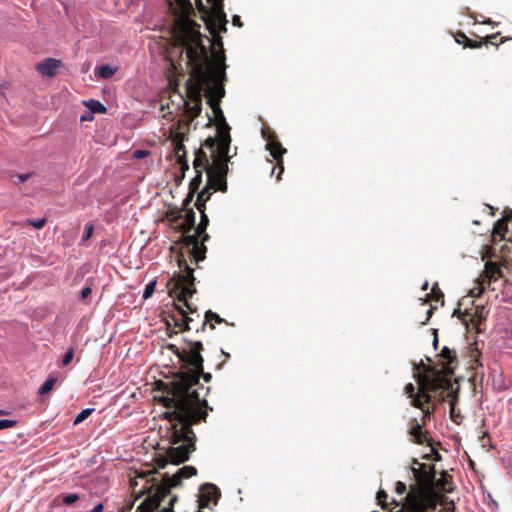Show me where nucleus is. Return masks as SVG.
<instances>
[{
  "instance_id": "774afa93",
  "label": "nucleus",
  "mask_w": 512,
  "mask_h": 512,
  "mask_svg": "<svg viewBox=\"0 0 512 512\" xmlns=\"http://www.w3.org/2000/svg\"><path fill=\"white\" fill-rule=\"evenodd\" d=\"M103 511V504L100 503L98 505H96L91 511L89 512H102Z\"/></svg>"
},
{
  "instance_id": "79ce46f5",
  "label": "nucleus",
  "mask_w": 512,
  "mask_h": 512,
  "mask_svg": "<svg viewBox=\"0 0 512 512\" xmlns=\"http://www.w3.org/2000/svg\"><path fill=\"white\" fill-rule=\"evenodd\" d=\"M27 224L29 226H32L36 229H41L45 226L46 224V219L45 218H39V219H29L27 220Z\"/></svg>"
},
{
  "instance_id": "4d7b16f0",
  "label": "nucleus",
  "mask_w": 512,
  "mask_h": 512,
  "mask_svg": "<svg viewBox=\"0 0 512 512\" xmlns=\"http://www.w3.org/2000/svg\"><path fill=\"white\" fill-rule=\"evenodd\" d=\"M196 193H192L191 191L188 192L186 198L184 199L183 201V206L186 210H188V206L190 205V203L193 201V198H194V195Z\"/></svg>"
},
{
  "instance_id": "c03bdc74",
  "label": "nucleus",
  "mask_w": 512,
  "mask_h": 512,
  "mask_svg": "<svg viewBox=\"0 0 512 512\" xmlns=\"http://www.w3.org/2000/svg\"><path fill=\"white\" fill-rule=\"evenodd\" d=\"M0 414H4L3 411L0 410ZM17 422L14 420H8V419H0V430L8 429L16 426Z\"/></svg>"
},
{
  "instance_id": "6e6552de",
  "label": "nucleus",
  "mask_w": 512,
  "mask_h": 512,
  "mask_svg": "<svg viewBox=\"0 0 512 512\" xmlns=\"http://www.w3.org/2000/svg\"><path fill=\"white\" fill-rule=\"evenodd\" d=\"M178 5L179 10L181 11V17H179L174 25L173 29V38L176 45L180 46L184 49V45L180 41V36L182 30L187 28L189 32H195L197 34V42L199 44H203L202 34L199 31L200 25L197 24L194 20L190 19L189 16L193 13V6L190 0H175ZM197 9L202 14H208V8L203 4L202 0H195Z\"/></svg>"
},
{
  "instance_id": "72a5a7b5",
  "label": "nucleus",
  "mask_w": 512,
  "mask_h": 512,
  "mask_svg": "<svg viewBox=\"0 0 512 512\" xmlns=\"http://www.w3.org/2000/svg\"><path fill=\"white\" fill-rule=\"evenodd\" d=\"M487 283H485V279L479 278L477 281V286L470 290V295L472 297H480L485 291Z\"/></svg>"
},
{
  "instance_id": "052dcab7",
  "label": "nucleus",
  "mask_w": 512,
  "mask_h": 512,
  "mask_svg": "<svg viewBox=\"0 0 512 512\" xmlns=\"http://www.w3.org/2000/svg\"><path fill=\"white\" fill-rule=\"evenodd\" d=\"M168 348H169V350H171L180 359L182 349H179L174 344H169Z\"/></svg>"
},
{
  "instance_id": "0eeeda50",
  "label": "nucleus",
  "mask_w": 512,
  "mask_h": 512,
  "mask_svg": "<svg viewBox=\"0 0 512 512\" xmlns=\"http://www.w3.org/2000/svg\"><path fill=\"white\" fill-rule=\"evenodd\" d=\"M417 370L419 371L416 376L418 391L415 392V387L412 383H408L404 387V392L408 398H411V401L414 398L420 397L421 400L424 399L426 403H430L431 399L438 392H447L448 396H450V389L452 388L451 379H446L439 375V373L432 376L428 372H424L423 369L417 368Z\"/></svg>"
},
{
  "instance_id": "aec40b11",
  "label": "nucleus",
  "mask_w": 512,
  "mask_h": 512,
  "mask_svg": "<svg viewBox=\"0 0 512 512\" xmlns=\"http://www.w3.org/2000/svg\"><path fill=\"white\" fill-rule=\"evenodd\" d=\"M174 154L177 158V163L180 165L181 170V176L179 177V180H182L185 177V172L189 170L184 143L174 144Z\"/></svg>"
},
{
  "instance_id": "603ef678",
  "label": "nucleus",
  "mask_w": 512,
  "mask_h": 512,
  "mask_svg": "<svg viewBox=\"0 0 512 512\" xmlns=\"http://www.w3.org/2000/svg\"><path fill=\"white\" fill-rule=\"evenodd\" d=\"M206 202L207 201H204V199H202V196L201 197H197L195 206H196L197 210L200 212L201 215H202V211L205 212Z\"/></svg>"
},
{
  "instance_id": "a878e982",
  "label": "nucleus",
  "mask_w": 512,
  "mask_h": 512,
  "mask_svg": "<svg viewBox=\"0 0 512 512\" xmlns=\"http://www.w3.org/2000/svg\"><path fill=\"white\" fill-rule=\"evenodd\" d=\"M182 100L185 106V111L191 120L197 118L201 114L202 102H189L184 99Z\"/></svg>"
},
{
  "instance_id": "ddd939ff",
  "label": "nucleus",
  "mask_w": 512,
  "mask_h": 512,
  "mask_svg": "<svg viewBox=\"0 0 512 512\" xmlns=\"http://www.w3.org/2000/svg\"><path fill=\"white\" fill-rule=\"evenodd\" d=\"M176 299H174L173 306L175 308V313H169L165 318V323L167 326V330H170L172 327L174 328L173 333L177 334L179 331H189L195 329V326H192L191 318H186L185 320V308L182 303H176Z\"/></svg>"
},
{
  "instance_id": "0e129e2a",
  "label": "nucleus",
  "mask_w": 512,
  "mask_h": 512,
  "mask_svg": "<svg viewBox=\"0 0 512 512\" xmlns=\"http://www.w3.org/2000/svg\"><path fill=\"white\" fill-rule=\"evenodd\" d=\"M499 33H496V34H492V35H489V36H486L484 38V44L486 43H491V44H494L495 42V39L498 37Z\"/></svg>"
},
{
  "instance_id": "a18cd8bd",
  "label": "nucleus",
  "mask_w": 512,
  "mask_h": 512,
  "mask_svg": "<svg viewBox=\"0 0 512 512\" xmlns=\"http://www.w3.org/2000/svg\"><path fill=\"white\" fill-rule=\"evenodd\" d=\"M73 357H74V349L69 348L62 359L63 366H68L72 362Z\"/></svg>"
},
{
  "instance_id": "13d9d810",
  "label": "nucleus",
  "mask_w": 512,
  "mask_h": 512,
  "mask_svg": "<svg viewBox=\"0 0 512 512\" xmlns=\"http://www.w3.org/2000/svg\"><path fill=\"white\" fill-rule=\"evenodd\" d=\"M91 292H92V289L90 287H88V286L84 287L81 290V294H80L81 299L84 300V299L88 298L90 296Z\"/></svg>"
},
{
  "instance_id": "c756f323",
  "label": "nucleus",
  "mask_w": 512,
  "mask_h": 512,
  "mask_svg": "<svg viewBox=\"0 0 512 512\" xmlns=\"http://www.w3.org/2000/svg\"><path fill=\"white\" fill-rule=\"evenodd\" d=\"M452 477L446 472H441V477L439 479L435 478V491L441 490V491H448L450 492L449 485L451 483Z\"/></svg>"
},
{
  "instance_id": "9d476101",
  "label": "nucleus",
  "mask_w": 512,
  "mask_h": 512,
  "mask_svg": "<svg viewBox=\"0 0 512 512\" xmlns=\"http://www.w3.org/2000/svg\"><path fill=\"white\" fill-rule=\"evenodd\" d=\"M186 347L182 349L180 360L182 367L180 371H193L202 373V364L204 363L201 352L203 351V344L201 341L186 340Z\"/></svg>"
},
{
  "instance_id": "69168bd1",
  "label": "nucleus",
  "mask_w": 512,
  "mask_h": 512,
  "mask_svg": "<svg viewBox=\"0 0 512 512\" xmlns=\"http://www.w3.org/2000/svg\"><path fill=\"white\" fill-rule=\"evenodd\" d=\"M232 23H233L234 26H237V27H242L243 26L241 18L238 15H234L233 16Z\"/></svg>"
},
{
  "instance_id": "f03ea898",
  "label": "nucleus",
  "mask_w": 512,
  "mask_h": 512,
  "mask_svg": "<svg viewBox=\"0 0 512 512\" xmlns=\"http://www.w3.org/2000/svg\"><path fill=\"white\" fill-rule=\"evenodd\" d=\"M156 472L155 467L136 471L135 480L131 481L136 499L147 495L139 505V512H155L164 498L172 496L171 488L180 486L183 479L195 476L197 469L194 466H184L172 476L164 474L161 481L154 477Z\"/></svg>"
},
{
  "instance_id": "f704fd0d",
  "label": "nucleus",
  "mask_w": 512,
  "mask_h": 512,
  "mask_svg": "<svg viewBox=\"0 0 512 512\" xmlns=\"http://www.w3.org/2000/svg\"><path fill=\"white\" fill-rule=\"evenodd\" d=\"M115 73V69L109 65H102L98 68V76L103 79L112 77Z\"/></svg>"
},
{
  "instance_id": "58836bf2",
  "label": "nucleus",
  "mask_w": 512,
  "mask_h": 512,
  "mask_svg": "<svg viewBox=\"0 0 512 512\" xmlns=\"http://www.w3.org/2000/svg\"><path fill=\"white\" fill-rule=\"evenodd\" d=\"M387 499H388V494L384 491V490H379L378 493H377V501H378V504L383 508V509H386L387 508Z\"/></svg>"
},
{
  "instance_id": "c85d7f7f",
  "label": "nucleus",
  "mask_w": 512,
  "mask_h": 512,
  "mask_svg": "<svg viewBox=\"0 0 512 512\" xmlns=\"http://www.w3.org/2000/svg\"><path fill=\"white\" fill-rule=\"evenodd\" d=\"M209 225V218L204 211H202L200 223L195 229L198 235L202 236V242H206L210 239V236L206 233L207 226Z\"/></svg>"
},
{
  "instance_id": "f3484780",
  "label": "nucleus",
  "mask_w": 512,
  "mask_h": 512,
  "mask_svg": "<svg viewBox=\"0 0 512 512\" xmlns=\"http://www.w3.org/2000/svg\"><path fill=\"white\" fill-rule=\"evenodd\" d=\"M181 243L185 247L190 248V254L196 263L205 259L207 248L204 245L205 242H202L201 235H198L196 232L193 235L184 234Z\"/></svg>"
},
{
  "instance_id": "f257e3e1",
  "label": "nucleus",
  "mask_w": 512,
  "mask_h": 512,
  "mask_svg": "<svg viewBox=\"0 0 512 512\" xmlns=\"http://www.w3.org/2000/svg\"><path fill=\"white\" fill-rule=\"evenodd\" d=\"M208 412H200L191 406L182 404L178 408L165 412V418L171 424L172 445L166 455L154 459L157 469H164L168 464L179 465L190 458V454L196 450V435L192 429L193 425L206 422Z\"/></svg>"
},
{
  "instance_id": "6e6d98bb",
  "label": "nucleus",
  "mask_w": 512,
  "mask_h": 512,
  "mask_svg": "<svg viewBox=\"0 0 512 512\" xmlns=\"http://www.w3.org/2000/svg\"><path fill=\"white\" fill-rule=\"evenodd\" d=\"M93 234V226L92 225H87L85 227V232L82 236V241H87Z\"/></svg>"
},
{
  "instance_id": "20e7f679",
  "label": "nucleus",
  "mask_w": 512,
  "mask_h": 512,
  "mask_svg": "<svg viewBox=\"0 0 512 512\" xmlns=\"http://www.w3.org/2000/svg\"><path fill=\"white\" fill-rule=\"evenodd\" d=\"M412 464L418 466L411 467L414 483L402 501L393 500L396 512H434L442 499L435 491V466L420 463L416 459H413Z\"/></svg>"
},
{
  "instance_id": "1a4fd4ad",
  "label": "nucleus",
  "mask_w": 512,
  "mask_h": 512,
  "mask_svg": "<svg viewBox=\"0 0 512 512\" xmlns=\"http://www.w3.org/2000/svg\"><path fill=\"white\" fill-rule=\"evenodd\" d=\"M214 65L210 67L208 74V80L205 85V95L207 102H220L225 96L224 82L227 80L226 76V64L225 54L223 51L220 53H214Z\"/></svg>"
},
{
  "instance_id": "b1692460",
  "label": "nucleus",
  "mask_w": 512,
  "mask_h": 512,
  "mask_svg": "<svg viewBox=\"0 0 512 512\" xmlns=\"http://www.w3.org/2000/svg\"><path fill=\"white\" fill-rule=\"evenodd\" d=\"M411 405L415 408L420 409L423 412V424H425L426 419H430V417L434 414L436 410V406L434 403H432V400L430 401V403H426L424 399L421 400L420 397L414 398V400L411 401Z\"/></svg>"
},
{
  "instance_id": "9b49d317",
  "label": "nucleus",
  "mask_w": 512,
  "mask_h": 512,
  "mask_svg": "<svg viewBox=\"0 0 512 512\" xmlns=\"http://www.w3.org/2000/svg\"><path fill=\"white\" fill-rule=\"evenodd\" d=\"M440 358L442 361V365L439 368L437 365H427L422 360L417 365L416 368L423 369L424 372H428L432 376L436 373L445 377L446 379H450L449 376L454 374V369L458 364L457 356L455 350H451L448 347H443Z\"/></svg>"
},
{
  "instance_id": "393cba45",
  "label": "nucleus",
  "mask_w": 512,
  "mask_h": 512,
  "mask_svg": "<svg viewBox=\"0 0 512 512\" xmlns=\"http://www.w3.org/2000/svg\"><path fill=\"white\" fill-rule=\"evenodd\" d=\"M194 170H203L208 171V169L212 168V164H210L208 156L206 152L202 149V147L198 148L195 151V157L193 161Z\"/></svg>"
},
{
  "instance_id": "4c0bfd02",
  "label": "nucleus",
  "mask_w": 512,
  "mask_h": 512,
  "mask_svg": "<svg viewBox=\"0 0 512 512\" xmlns=\"http://www.w3.org/2000/svg\"><path fill=\"white\" fill-rule=\"evenodd\" d=\"M218 143V136L216 138L208 137L201 147H206L211 150V155L215 153V149Z\"/></svg>"
},
{
  "instance_id": "de8ad7c7",
  "label": "nucleus",
  "mask_w": 512,
  "mask_h": 512,
  "mask_svg": "<svg viewBox=\"0 0 512 512\" xmlns=\"http://www.w3.org/2000/svg\"><path fill=\"white\" fill-rule=\"evenodd\" d=\"M185 222L190 225V227H194L195 225V212L192 209H188L185 215Z\"/></svg>"
},
{
  "instance_id": "8fccbe9b",
  "label": "nucleus",
  "mask_w": 512,
  "mask_h": 512,
  "mask_svg": "<svg viewBox=\"0 0 512 512\" xmlns=\"http://www.w3.org/2000/svg\"><path fill=\"white\" fill-rule=\"evenodd\" d=\"M185 138H186V134L182 133V132H175L172 134V142L174 144L184 143Z\"/></svg>"
},
{
  "instance_id": "dca6fc26",
  "label": "nucleus",
  "mask_w": 512,
  "mask_h": 512,
  "mask_svg": "<svg viewBox=\"0 0 512 512\" xmlns=\"http://www.w3.org/2000/svg\"><path fill=\"white\" fill-rule=\"evenodd\" d=\"M262 136L267 141L266 149L277 162L279 174H282L284 171L283 154L286 153V149L277 140V137L273 131H270L269 129H263Z\"/></svg>"
},
{
  "instance_id": "3c124183",
  "label": "nucleus",
  "mask_w": 512,
  "mask_h": 512,
  "mask_svg": "<svg viewBox=\"0 0 512 512\" xmlns=\"http://www.w3.org/2000/svg\"><path fill=\"white\" fill-rule=\"evenodd\" d=\"M210 188L206 185L199 193L197 197H201L204 199V201H208L211 197Z\"/></svg>"
},
{
  "instance_id": "09e8293b",
  "label": "nucleus",
  "mask_w": 512,
  "mask_h": 512,
  "mask_svg": "<svg viewBox=\"0 0 512 512\" xmlns=\"http://www.w3.org/2000/svg\"><path fill=\"white\" fill-rule=\"evenodd\" d=\"M454 38H455V41L458 43V44H462L464 47H465V42H468V40L470 38H468L464 32H461V31H458L455 35H454Z\"/></svg>"
},
{
  "instance_id": "e2e57ef3",
  "label": "nucleus",
  "mask_w": 512,
  "mask_h": 512,
  "mask_svg": "<svg viewBox=\"0 0 512 512\" xmlns=\"http://www.w3.org/2000/svg\"><path fill=\"white\" fill-rule=\"evenodd\" d=\"M193 228L194 227H190V225H188V223L185 221L180 225V230L183 232V234H188Z\"/></svg>"
},
{
  "instance_id": "a19ab883",
  "label": "nucleus",
  "mask_w": 512,
  "mask_h": 512,
  "mask_svg": "<svg viewBox=\"0 0 512 512\" xmlns=\"http://www.w3.org/2000/svg\"><path fill=\"white\" fill-rule=\"evenodd\" d=\"M155 287H156V281H151L149 282L146 286H145V289H144V292H143V298L144 299H148L150 298L154 291H155Z\"/></svg>"
},
{
  "instance_id": "5fc2aeb1",
  "label": "nucleus",
  "mask_w": 512,
  "mask_h": 512,
  "mask_svg": "<svg viewBox=\"0 0 512 512\" xmlns=\"http://www.w3.org/2000/svg\"><path fill=\"white\" fill-rule=\"evenodd\" d=\"M406 490H407V486L405 483L401 482V481H398L396 483V487H395V492L398 494V495H403L406 493Z\"/></svg>"
},
{
  "instance_id": "680f3d73",
  "label": "nucleus",
  "mask_w": 512,
  "mask_h": 512,
  "mask_svg": "<svg viewBox=\"0 0 512 512\" xmlns=\"http://www.w3.org/2000/svg\"><path fill=\"white\" fill-rule=\"evenodd\" d=\"M93 118H94V115L88 111L85 114L81 115L80 121L81 122L92 121Z\"/></svg>"
},
{
  "instance_id": "cd10ccee",
  "label": "nucleus",
  "mask_w": 512,
  "mask_h": 512,
  "mask_svg": "<svg viewBox=\"0 0 512 512\" xmlns=\"http://www.w3.org/2000/svg\"><path fill=\"white\" fill-rule=\"evenodd\" d=\"M208 104L211 107V109L213 110L217 130L222 128V126L224 127L225 124H228L226 122L223 111L220 107V102H215V103L208 102Z\"/></svg>"
},
{
  "instance_id": "4be33fe9",
  "label": "nucleus",
  "mask_w": 512,
  "mask_h": 512,
  "mask_svg": "<svg viewBox=\"0 0 512 512\" xmlns=\"http://www.w3.org/2000/svg\"><path fill=\"white\" fill-rule=\"evenodd\" d=\"M226 322L223 318H221L217 313L208 310L205 313L204 320L201 322V325L195 326L196 332H203L205 331V328L209 326L211 330L215 329V323L221 324Z\"/></svg>"
},
{
  "instance_id": "423d86ee",
  "label": "nucleus",
  "mask_w": 512,
  "mask_h": 512,
  "mask_svg": "<svg viewBox=\"0 0 512 512\" xmlns=\"http://www.w3.org/2000/svg\"><path fill=\"white\" fill-rule=\"evenodd\" d=\"M178 265L183 268L186 274H175L171 277L166 287L168 294L173 299H176L179 303H182L185 308V319L191 318L192 324L200 321V314L197 307H193L188 299L196 293L195 288V277L193 275L194 270L187 264L183 254L178 258Z\"/></svg>"
},
{
  "instance_id": "e433bc0d",
  "label": "nucleus",
  "mask_w": 512,
  "mask_h": 512,
  "mask_svg": "<svg viewBox=\"0 0 512 512\" xmlns=\"http://www.w3.org/2000/svg\"><path fill=\"white\" fill-rule=\"evenodd\" d=\"M93 411H94V409H92V408H87V409L82 410L75 417L73 424L76 426V425L82 423L84 420H86L93 413Z\"/></svg>"
},
{
  "instance_id": "864d4df0",
  "label": "nucleus",
  "mask_w": 512,
  "mask_h": 512,
  "mask_svg": "<svg viewBox=\"0 0 512 512\" xmlns=\"http://www.w3.org/2000/svg\"><path fill=\"white\" fill-rule=\"evenodd\" d=\"M483 44H484L483 41H476V40L469 39L468 42H465V47L475 49V48L482 47Z\"/></svg>"
},
{
  "instance_id": "49530a36",
  "label": "nucleus",
  "mask_w": 512,
  "mask_h": 512,
  "mask_svg": "<svg viewBox=\"0 0 512 512\" xmlns=\"http://www.w3.org/2000/svg\"><path fill=\"white\" fill-rule=\"evenodd\" d=\"M456 402H457V396L453 395V397L450 401V416L454 422H457L456 417L458 416V414H456V411H455Z\"/></svg>"
},
{
  "instance_id": "bb28decb",
  "label": "nucleus",
  "mask_w": 512,
  "mask_h": 512,
  "mask_svg": "<svg viewBox=\"0 0 512 512\" xmlns=\"http://www.w3.org/2000/svg\"><path fill=\"white\" fill-rule=\"evenodd\" d=\"M512 219V211L510 210L507 215H504L502 219L498 220L493 228V234L501 237L508 231L507 222Z\"/></svg>"
},
{
  "instance_id": "ea45409f",
  "label": "nucleus",
  "mask_w": 512,
  "mask_h": 512,
  "mask_svg": "<svg viewBox=\"0 0 512 512\" xmlns=\"http://www.w3.org/2000/svg\"><path fill=\"white\" fill-rule=\"evenodd\" d=\"M79 499H80L79 494L72 493V494L63 496L62 502H63V504L70 506V505L74 504L76 501H78Z\"/></svg>"
},
{
  "instance_id": "338daca9",
  "label": "nucleus",
  "mask_w": 512,
  "mask_h": 512,
  "mask_svg": "<svg viewBox=\"0 0 512 512\" xmlns=\"http://www.w3.org/2000/svg\"><path fill=\"white\" fill-rule=\"evenodd\" d=\"M435 309H436V307L430 306V308L427 311V317H426L425 321L423 322V324H426L430 320V318L433 315V312H434Z\"/></svg>"
},
{
  "instance_id": "5701e85b",
  "label": "nucleus",
  "mask_w": 512,
  "mask_h": 512,
  "mask_svg": "<svg viewBox=\"0 0 512 512\" xmlns=\"http://www.w3.org/2000/svg\"><path fill=\"white\" fill-rule=\"evenodd\" d=\"M453 315H457V317L462 319L464 322H470L477 329V332H480V325L483 321V317L478 314L477 311L470 313L468 310L462 312L460 309H456Z\"/></svg>"
},
{
  "instance_id": "7ed1b4c3",
  "label": "nucleus",
  "mask_w": 512,
  "mask_h": 512,
  "mask_svg": "<svg viewBox=\"0 0 512 512\" xmlns=\"http://www.w3.org/2000/svg\"><path fill=\"white\" fill-rule=\"evenodd\" d=\"M200 377L205 382H210L212 379L211 373L204 372L202 366V373L196 372V369H193V371H179L170 382L159 380L156 383L157 389L170 395L162 399L163 405L166 408H178L185 404L200 412H207L208 409L212 411V407L208 406L207 400L200 398L198 390L203 388L199 382Z\"/></svg>"
},
{
  "instance_id": "2eb2a0df",
  "label": "nucleus",
  "mask_w": 512,
  "mask_h": 512,
  "mask_svg": "<svg viewBox=\"0 0 512 512\" xmlns=\"http://www.w3.org/2000/svg\"><path fill=\"white\" fill-rule=\"evenodd\" d=\"M207 173V186L215 191L226 192L227 191V173L228 165L222 163L213 164L212 168L206 171Z\"/></svg>"
},
{
  "instance_id": "412c9836",
  "label": "nucleus",
  "mask_w": 512,
  "mask_h": 512,
  "mask_svg": "<svg viewBox=\"0 0 512 512\" xmlns=\"http://www.w3.org/2000/svg\"><path fill=\"white\" fill-rule=\"evenodd\" d=\"M503 277L502 270L495 262H487L485 264L484 274L480 277L485 279V283L489 286L492 281H497Z\"/></svg>"
},
{
  "instance_id": "6ab92c4d",
  "label": "nucleus",
  "mask_w": 512,
  "mask_h": 512,
  "mask_svg": "<svg viewBox=\"0 0 512 512\" xmlns=\"http://www.w3.org/2000/svg\"><path fill=\"white\" fill-rule=\"evenodd\" d=\"M63 65L61 60L54 58H46L36 65V70L45 77H53L57 73V69Z\"/></svg>"
},
{
  "instance_id": "39448f33",
  "label": "nucleus",
  "mask_w": 512,
  "mask_h": 512,
  "mask_svg": "<svg viewBox=\"0 0 512 512\" xmlns=\"http://www.w3.org/2000/svg\"><path fill=\"white\" fill-rule=\"evenodd\" d=\"M197 34L182 30L180 41L184 45L188 63L193 67L191 77L186 81V95L189 102H202V92L208 80L205 64L208 61V52L204 44L197 42Z\"/></svg>"
},
{
  "instance_id": "2f4dec72",
  "label": "nucleus",
  "mask_w": 512,
  "mask_h": 512,
  "mask_svg": "<svg viewBox=\"0 0 512 512\" xmlns=\"http://www.w3.org/2000/svg\"><path fill=\"white\" fill-rule=\"evenodd\" d=\"M427 298H428V300L441 302V305L444 304V294L438 287L437 283L433 285L430 294H427ZM426 301H427V299L424 300L423 304H425Z\"/></svg>"
},
{
  "instance_id": "a211bd4d",
  "label": "nucleus",
  "mask_w": 512,
  "mask_h": 512,
  "mask_svg": "<svg viewBox=\"0 0 512 512\" xmlns=\"http://www.w3.org/2000/svg\"><path fill=\"white\" fill-rule=\"evenodd\" d=\"M424 424H420L417 419H413L410 421V429L408 431L409 435L413 437V441L416 444L422 445L427 444L428 446H432L431 438L429 437L426 431L422 430V426Z\"/></svg>"
},
{
  "instance_id": "f8f14e48",
  "label": "nucleus",
  "mask_w": 512,
  "mask_h": 512,
  "mask_svg": "<svg viewBox=\"0 0 512 512\" xmlns=\"http://www.w3.org/2000/svg\"><path fill=\"white\" fill-rule=\"evenodd\" d=\"M212 4L211 11L208 9V14H203L202 19L205 21L207 29L215 37L218 32H226V14L222 9L223 0H207Z\"/></svg>"
},
{
  "instance_id": "7c9ffc66",
  "label": "nucleus",
  "mask_w": 512,
  "mask_h": 512,
  "mask_svg": "<svg viewBox=\"0 0 512 512\" xmlns=\"http://www.w3.org/2000/svg\"><path fill=\"white\" fill-rule=\"evenodd\" d=\"M84 105L89 109V112L93 115L95 113L104 114L106 113V107L98 100L90 99L83 102Z\"/></svg>"
},
{
  "instance_id": "4468645a",
  "label": "nucleus",
  "mask_w": 512,
  "mask_h": 512,
  "mask_svg": "<svg viewBox=\"0 0 512 512\" xmlns=\"http://www.w3.org/2000/svg\"><path fill=\"white\" fill-rule=\"evenodd\" d=\"M218 132V143L215 149V153L211 155L213 164L224 163L228 165L230 161V156L228 155L231 145V136H230V126L228 124L224 125V128H220L217 130Z\"/></svg>"
},
{
  "instance_id": "c9c22d12",
  "label": "nucleus",
  "mask_w": 512,
  "mask_h": 512,
  "mask_svg": "<svg viewBox=\"0 0 512 512\" xmlns=\"http://www.w3.org/2000/svg\"><path fill=\"white\" fill-rule=\"evenodd\" d=\"M56 383V378L55 377H49L45 382L44 384L40 387L39 389V393L41 395H45V394H48L54 387Z\"/></svg>"
},
{
  "instance_id": "473e14b6",
  "label": "nucleus",
  "mask_w": 512,
  "mask_h": 512,
  "mask_svg": "<svg viewBox=\"0 0 512 512\" xmlns=\"http://www.w3.org/2000/svg\"><path fill=\"white\" fill-rule=\"evenodd\" d=\"M202 175L203 170H195V176L191 179L189 183V191H191L192 193H197L202 183Z\"/></svg>"
},
{
  "instance_id": "bf43d9fd",
  "label": "nucleus",
  "mask_w": 512,
  "mask_h": 512,
  "mask_svg": "<svg viewBox=\"0 0 512 512\" xmlns=\"http://www.w3.org/2000/svg\"><path fill=\"white\" fill-rule=\"evenodd\" d=\"M33 173H26V174H19L17 175L18 183H23L27 181L29 178H31Z\"/></svg>"
},
{
  "instance_id": "37998d69",
  "label": "nucleus",
  "mask_w": 512,
  "mask_h": 512,
  "mask_svg": "<svg viewBox=\"0 0 512 512\" xmlns=\"http://www.w3.org/2000/svg\"><path fill=\"white\" fill-rule=\"evenodd\" d=\"M177 500H178V497L176 495L171 496V498L169 499L168 507L163 508L160 512H173V507ZM137 508H139V506ZM158 510H159V507L157 508V510L155 512H158ZM136 512H139V510L136 509Z\"/></svg>"
}]
</instances>
